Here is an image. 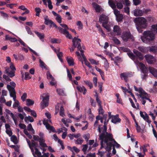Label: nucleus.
Masks as SVG:
<instances>
[{
	"mask_svg": "<svg viewBox=\"0 0 157 157\" xmlns=\"http://www.w3.org/2000/svg\"><path fill=\"white\" fill-rule=\"evenodd\" d=\"M121 38L125 42L127 41L129 39L133 40V37L129 31L123 32L121 35Z\"/></svg>",
	"mask_w": 157,
	"mask_h": 157,
	"instance_id": "9",
	"label": "nucleus"
},
{
	"mask_svg": "<svg viewBox=\"0 0 157 157\" xmlns=\"http://www.w3.org/2000/svg\"><path fill=\"white\" fill-rule=\"evenodd\" d=\"M39 62L40 63V66L41 67H44L45 68V64L41 60V59H40L39 60Z\"/></svg>",
	"mask_w": 157,
	"mask_h": 157,
	"instance_id": "51",
	"label": "nucleus"
},
{
	"mask_svg": "<svg viewBox=\"0 0 157 157\" xmlns=\"http://www.w3.org/2000/svg\"><path fill=\"white\" fill-rule=\"evenodd\" d=\"M112 40L116 44L118 45L120 44L121 43L120 41L117 39L115 37H113L112 38Z\"/></svg>",
	"mask_w": 157,
	"mask_h": 157,
	"instance_id": "38",
	"label": "nucleus"
},
{
	"mask_svg": "<svg viewBox=\"0 0 157 157\" xmlns=\"http://www.w3.org/2000/svg\"><path fill=\"white\" fill-rule=\"evenodd\" d=\"M42 98L43 100L41 103V105L42 109L48 106L49 99V95L48 93H44L42 94L40 97Z\"/></svg>",
	"mask_w": 157,
	"mask_h": 157,
	"instance_id": "7",
	"label": "nucleus"
},
{
	"mask_svg": "<svg viewBox=\"0 0 157 157\" xmlns=\"http://www.w3.org/2000/svg\"><path fill=\"white\" fill-rule=\"evenodd\" d=\"M35 11L36 13V15L39 16L40 13L41 12V9L39 7H36L35 8Z\"/></svg>",
	"mask_w": 157,
	"mask_h": 157,
	"instance_id": "39",
	"label": "nucleus"
},
{
	"mask_svg": "<svg viewBox=\"0 0 157 157\" xmlns=\"http://www.w3.org/2000/svg\"><path fill=\"white\" fill-rule=\"evenodd\" d=\"M82 151L84 152V153L85 154L86 151L87 149L88 148V146L87 144H83L82 145Z\"/></svg>",
	"mask_w": 157,
	"mask_h": 157,
	"instance_id": "47",
	"label": "nucleus"
},
{
	"mask_svg": "<svg viewBox=\"0 0 157 157\" xmlns=\"http://www.w3.org/2000/svg\"><path fill=\"white\" fill-rule=\"evenodd\" d=\"M26 105L28 106H29L33 105L34 104V101L30 99H28L26 100Z\"/></svg>",
	"mask_w": 157,
	"mask_h": 157,
	"instance_id": "34",
	"label": "nucleus"
},
{
	"mask_svg": "<svg viewBox=\"0 0 157 157\" xmlns=\"http://www.w3.org/2000/svg\"><path fill=\"white\" fill-rule=\"evenodd\" d=\"M109 17L106 15L102 14L101 15L99 18V21L102 23V25L105 24H108L109 23Z\"/></svg>",
	"mask_w": 157,
	"mask_h": 157,
	"instance_id": "12",
	"label": "nucleus"
},
{
	"mask_svg": "<svg viewBox=\"0 0 157 157\" xmlns=\"http://www.w3.org/2000/svg\"><path fill=\"white\" fill-rule=\"evenodd\" d=\"M78 36L77 37H74L72 39L73 46L74 47V48H77L78 50L80 51L81 53H83L84 51L82 49V48L81 45V40L78 38Z\"/></svg>",
	"mask_w": 157,
	"mask_h": 157,
	"instance_id": "6",
	"label": "nucleus"
},
{
	"mask_svg": "<svg viewBox=\"0 0 157 157\" xmlns=\"http://www.w3.org/2000/svg\"><path fill=\"white\" fill-rule=\"evenodd\" d=\"M81 55L82 56L85 65L87 66L89 68H92V66L90 63L87 60L85 56L83 53H81Z\"/></svg>",
	"mask_w": 157,
	"mask_h": 157,
	"instance_id": "22",
	"label": "nucleus"
},
{
	"mask_svg": "<svg viewBox=\"0 0 157 157\" xmlns=\"http://www.w3.org/2000/svg\"><path fill=\"white\" fill-rule=\"evenodd\" d=\"M116 6L119 9H121L123 7V6L121 2H118L116 4Z\"/></svg>",
	"mask_w": 157,
	"mask_h": 157,
	"instance_id": "40",
	"label": "nucleus"
},
{
	"mask_svg": "<svg viewBox=\"0 0 157 157\" xmlns=\"http://www.w3.org/2000/svg\"><path fill=\"white\" fill-rule=\"evenodd\" d=\"M154 34L155 33H157V25H153L151 26V30Z\"/></svg>",
	"mask_w": 157,
	"mask_h": 157,
	"instance_id": "33",
	"label": "nucleus"
},
{
	"mask_svg": "<svg viewBox=\"0 0 157 157\" xmlns=\"http://www.w3.org/2000/svg\"><path fill=\"white\" fill-rule=\"evenodd\" d=\"M106 139L105 142L107 143V147L109 149V150L110 151L112 149V147L116 146L117 147H118L120 146V145L118 144L113 139V136L112 134L107 133L106 135Z\"/></svg>",
	"mask_w": 157,
	"mask_h": 157,
	"instance_id": "2",
	"label": "nucleus"
},
{
	"mask_svg": "<svg viewBox=\"0 0 157 157\" xmlns=\"http://www.w3.org/2000/svg\"><path fill=\"white\" fill-rule=\"evenodd\" d=\"M5 37L6 40H10L11 42H14L17 41V40L15 38H12L9 36L8 35H6Z\"/></svg>",
	"mask_w": 157,
	"mask_h": 157,
	"instance_id": "27",
	"label": "nucleus"
},
{
	"mask_svg": "<svg viewBox=\"0 0 157 157\" xmlns=\"http://www.w3.org/2000/svg\"><path fill=\"white\" fill-rule=\"evenodd\" d=\"M134 4L137 6L140 4L141 2L140 0H133Z\"/></svg>",
	"mask_w": 157,
	"mask_h": 157,
	"instance_id": "53",
	"label": "nucleus"
},
{
	"mask_svg": "<svg viewBox=\"0 0 157 157\" xmlns=\"http://www.w3.org/2000/svg\"><path fill=\"white\" fill-rule=\"evenodd\" d=\"M52 25L54 27L57 28L59 31L60 33H63V34L69 38L71 39L72 38V36L69 33V32L65 29H63L60 27H58L53 22Z\"/></svg>",
	"mask_w": 157,
	"mask_h": 157,
	"instance_id": "8",
	"label": "nucleus"
},
{
	"mask_svg": "<svg viewBox=\"0 0 157 157\" xmlns=\"http://www.w3.org/2000/svg\"><path fill=\"white\" fill-rule=\"evenodd\" d=\"M7 87L8 90L10 93V96L13 97V100L15 102L17 100L16 99V92L14 89V88L12 87L11 85L8 84L7 86Z\"/></svg>",
	"mask_w": 157,
	"mask_h": 157,
	"instance_id": "10",
	"label": "nucleus"
},
{
	"mask_svg": "<svg viewBox=\"0 0 157 157\" xmlns=\"http://www.w3.org/2000/svg\"><path fill=\"white\" fill-rule=\"evenodd\" d=\"M57 92L60 95H63L64 94V91L62 89H58L57 90Z\"/></svg>",
	"mask_w": 157,
	"mask_h": 157,
	"instance_id": "48",
	"label": "nucleus"
},
{
	"mask_svg": "<svg viewBox=\"0 0 157 157\" xmlns=\"http://www.w3.org/2000/svg\"><path fill=\"white\" fill-rule=\"evenodd\" d=\"M27 96V94L26 93H24L21 97V99L23 101L25 100V98Z\"/></svg>",
	"mask_w": 157,
	"mask_h": 157,
	"instance_id": "55",
	"label": "nucleus"
},
{
	"mask_svg": "<svg viewBox=\"0 0 157 157\" xmlns=\"http://www.w3.org/2000/svg\"><path fill=\"white\" fill-rule=\"evenodd\" d=\"M29 73L28 72L25 73V80H27V79H29L31 78V77H30L29 76Z\"/></svg>",
	"mask_w": 157,
	"mask_h": 157,
	"instance_id": "62",
	"label": "nucleus"
},
{
	"mask_svg": "<svg viewBox=\"0 0 157 157\" xmlns=\"http://www.w3.org/2000/svg\"><path fill=\"white\" fill-rule=\"evenodd\" d=\"M111 121L112 123L116 124L117 123L120 122L121 119L118 117V115H117L115 116H113L111 117Z\"/></svg>",
	"mask_w": 157,
	"mask_h": 157,
	"instance_id": "21",
	"label": "nucleus"
},
{
	"mask_svg": "<svg viewBox=\"0 0 157 157\" xmlns=\"http://www.w3.org/2000/svg\"><path fill=\"white\" fill-rule=\"evenodd\" d=\"M108 3L110 7L113 10V11L114 10L116 9V5L113 1L109 0L108 2Z\"/></svg>",
	"mask_w": 157,
	"mask_h": 157,
	"instance_id": "28",
	"label": "nucleus"
},
{
	"mask_svg": "<svg viewBox=\"0 0 157 157\" xmlns=\"http://www.w3.org/2000/svg\"><path fill=\"white\" fill-rule=\"evenodd\" d=\"M145 115L143 114V112L142 111H140V116L143 118L144 120H146V118H149V116L148 114L146 113L145 112Z\"/></svg>",
	"mask_w": 157,
	"mask_h": 157,
	"instance_id": "29",
	"label": "nucleus"
},
{
	"mask_svg": "<svg viewBox=\"0 0 157 157\" xmlns=\"http://www.w3.org/2000/svg\"><path fill=\"white\" fill-rule=\"evenodd\" d=\"M106 136H103V134H101L99 136V139L101 140V147H100V149H101L103 147V142L105 143L107 145V143L105 142V140L106 139H107H107L106 138Z\"/></svg>",
	"mask_w": 157,
	"mask_h": 157,
	"instance_id": "16",
	"label": "nucleus"
},
{
	"mask_svg": "<svg viewBox=\"0 0 157 157\" xmlns=\"http://www.w3.org/2000/svg\"><path fill=\"white\" fill-rule=\"evenodd\" d=\"M90 102L92 106L94 107L96 106V103L94 99H91L90 100Z\"/></svg>",
	"mask_w": 157,
	"mask_h": 157,
	"instance_id": "60",
	"label": "nucleus"
},
{
	"mask_svg": "<svg viewBox=\"0 0 157 157\" xmlns=\"http://www.w3.org/2000/svg\"><path fill=\"white\" fill-rule=\"evenodd\" d=\"M67 73L68 77L69 78L70 80L72 81V75L68 70H67Z\"/></svg>",
	"mask_w": 157,
	"mask_h": 157,
	"instance_id": "63",
	"label": "nucleus"
},
{
	"mask_svg": "<svg viewBox=\"0 0 157 157\" xmlns=\"http://www.w3.org/2000/svg\"><path fill=\"white\" fill-rule=\"evenodd\" d=\"M6 71L7 74L11 78H12L15 76V71H9V69H6Z\"/></svg>",
	"mask_w": 157,
	"mask_h": 157,
	"instance_id": "25",
	"label": "nucleus"
},
{
	"mask_svg": "<svg viewBox=\"0 0 157 157\" xmlns=\"http://www.w3.org/2000/svg\"><path fill=\"white\" fill-rule=\"evenodd\" d=\"M108 123L105 120L104 123V125L103 126V130L101 134H103V136H106L107 135V133H109L107 132V125Z\"/></svg>",
	"mask_w": 157,
	"mask_h": 157,
	"instance_id": "23",
	"label": "nucleus"
},
{
	"mask_svg": "<svg viewBox=\"0 0 157 157\" xmlns=\"http://www.w3.org/2000/svg\"><path fill=\"white\" fill-rule=\"evenodd\" d=\"M132 76L131 73L129 72L123 73L120 74L121 79H122L123 78L126 82H127L128 80V78L131 77Z\"/></svg>",
	"mask_w": 157,
	"mask_h": 157,
	"instance_id": "15",
	"label": "nucleus"
},
{
	"mask_svg": "<svg viewBox=\"0 0 157 157\" xmlns=\"http://www.w3.org/2000/svg\"><path fill=\"white\" fill-rule=\"evenodd\" d=\"M124 11L128 14H129V8L128 6H126V7H124Z\"/></svg>",
	"mask_w": 157,
	"mask_h": 157,
	"instance_id": "56",
	"label": "nucleus"
},
{
	"mask_svg": "<svg viewBox=\"0 0 157 157\" xmlns=\"http://www.w3.org/2000/svg\"><path fill=\"white\" fill-rule=\"evenodd\" d=\"M75 141L76 144H81L83 143L84 140L82 139H78Z\"/></svg>",
	"mask_w": 157,
	"mask_h": 157,
	"instance_id": "45",
	"label": "nucleus"
},
{
	"mask_svg": "<svg viewBox=\"0 0 157 157\" xmlns=\"http://www.w3.org/2000/svg\"><path fill=\"white\" fill-rule=\"evenodd\" d=\"M134 22L138 31L139 29H145L147 26V21L143 17H137L134 19Z\"/></svg>",
	"mask_w": 157,
	"mask_h": 157,
	"instance_id": "3",
	"label": "nucleus"
},
{
	"mask_svg": "<svg viewBox=\"0 0 157 157\" xmlns=\"http://www.w3.org/2000/svg\"><path fill=\"white\" fill-rule=\"evenodd\" d=\"M113 33L115 35L118 36L121 35V30L117 25H115L113 27Z\"/></svg>",
	"mask_w": 157,
	"mask_h": 157,
	"instance_id": "19",
	"label": "nucleus"
},
{
	"mask_svg": "<svg viewBox=\"0 0 157 157\" xmlns=\"http://www.w3.org/2000/svg\"><path fill=\"white\" fill-rule=\"evenodd\" d=\"M19 103L18 101H17L15 102L14 103L13 105V108H15L16 107H17L18 108V107L19 106Z\"/></svg>",
	"mask_w": 157,
	"mask_h": 157,
	"instance_id": "61",
	"label": "nucleus"
},
{
	"mask_svg": "<svg viewBox=\"0 0 157 157\" xmlns=\"http://www.w3.org/2000/svg\"><path fill=\"white\" fill-rule=\"evenodd\" d=\"M141 39L143 42L147 43L155 38L154 33L151 31H145L143 33V36L141 37Z\"/></svg>",
	"mask_w": 157,
	"mask_h": 157,
	"instance_id": "4",
	"label": "nucleus"
},
{
	"mask_svg": "<svg viewBox=\"0 0 157 157\" xmlns=\"http://www.w3.org/2000/svg\"><path fill=\"white\" fill-rule=\"evenodd\" d=\"M3 77L7 81H10L11 80V79L9 78V77L6 75H3Z\"/></svg>",
	"mask_w": 157,
	"mask_h": 157,
	"instance_id": "64",
	"label": "nucleus"
},
{
	"mask_svg": "<svg viewBox=\"0 0 157 157\" xmlns=\"http://www.w3.org/2000/svg\"><path fill=\"white\" fill-rule=\"evenodd\" d=\"M56 20L57 22L59 24L61 23L62 22V18L60 15H59L56 17Z\"/></svg>",
	"mask_w": 157,
	"mask_h": 157,
	"instance_id": "50",
	"label": "nucleus"
},
{
	"mask_svg": "<svg viewBox=\"0 0 157 157\" xmlns=\"http://www.w3.org/2000/svg\"><path fill=\"white\" fill-rule=\"evenodd\" d=\"M96 101L97 103L98 104V105L99 106L101 105V101L100 100V99L98 98V95L97 94V93H96Z\"/></svg>",
	"mask_w": 157,
	"mask_h": 157,
	"instance_id": "46",
	"label": "nucleus"
},
{
	"mask_svg": "<svg viewBox=\"0 0 157 157\" xmlns=\"http://www.w3.org/2000/svg\"><path fill=\"white\" fill-rule=\"evenodd\" d=\"M47 78L48 79H51L52 81H54V78L49 72H48L47 73Z\"/></svg>",
	"mask_w": 157,
	"mask_h": 157,
	"instance_id": "49",
	"label": "nucleus"
},
{
	"mask_svg": "<svg viewBox=\"0 0 157 157\" xmlns=\"http://www.w3.org/2000/svg\"><path fill=\"white\" fill-rule=\"evenodd\" d=\"M89 60L90 62L91 63L98 65V62H96V61L93 59H90Z\"/></svg>",
	"mask_w": 157,
	"mask_h": 157,
	"instance_id": "54",
	"label": "nucleus"
},
{
	"mask_svg": "<svg viewBox=\"0 0 157 157\" xmlns=\"http://www.w3.org/2000/svg\"><path fill=\"white\" fill-rule=\"evenodd\" d=\"M48 3V6L49 8L51 10L53 8V6L52 5V3L51 0H47Z\"/></svg>",
	"mask_w": 157,
	"mask_h": 157,
	"instance_id": "43",
	"label": "nucleus"
},
{
	"mask_svg": "<svg viewBox=\"0 0 157 157\" xmlns=\"http://www.w3.org/2000/svg\"><path fill=\"white\" fill-rule=\"evenodd\" d=\"M6 112L8 114L10 115L12 118L14 117V114L9 109H6Z\"/></svg>",
	"mask_w": 157,
	"mask_h": 157,
	"instance_id": "52",
	"label": "nucleus"
},
{
	"mask_svg": "<svg viewBox=\"0 0 157 157\" xmlns=\"http://www.w3.org/2000/svg\"><path fill=\"white\" fill-rule=\"evenodd\" d=\"M140 66L142 72L144 74H147L148 72V70L147 68L145 66V65L143 63H140Z\"/></svg>",
	"mask_w": 157,
	"mask_h": 157,
	"instance_id": "20",
	"label": "nucleus"
},
{
	"mask_svg": "<svg viewBox=\"0 0 157 157\" xmlns=\"http://www.w3.org/2000/svg\"><path fill=\"white\" fill-rule=\"evenodd\" d=\"M133 53L135 55H134L132 53H128V55L129 57L132 60H135L138 58L140 60H141L144 59L143 55L137 50L134 49L133 51Z\"/></svg>",
	"mask_w": 157,
	"mask_h": 157,
	"instance_id": "5",
	"label": "nucleus"
},
{
	"mask_svg": "<svg viewBox=\"0 0 157 157\" xmlns=\"http://www.w3.org/2000/svg\"><path fill=\"white\" fill-rule=\"evenodd\" d=\"M25 28H26V29L27 31V32L29 34H32V31H31V30H30V28L28 26H25Z\"/></svg>",
	"mask_w": 157,
	"mask_h": 157,
	"instance_id": "59",
	"label": "nucleus"
},
{
	"mask_svg": "<svg viewBox=\"0 0 157 157\" xmlns=\"http://www.w3.org/2000/svg\"><path fill=\"white\" fill-rule=\"evenodd\" d=\"M104 25H102V26L105 28L108 32H110L111 31L110 26L108 23V24H105Z\"/></svg>",
	"mask_w": 157,
	"mask_h": 157,
	"instance_id": "37",
	"label": "nucleus"
},
{
	"mask_svg": "<svg viewBox=\"0 0 157 157\" xmlns=\"http://www.w3.org/2000/svg\"><path fill=\"white\" fill-rule=\"evenodd\" d=\"M144 57L148 64H153L156 62V59L151 55L147 54L145 55Z\"/></svg>",
	"mask_w": 157,
	"mask_h": 157,
	"instance_id": "11",
	"label": "nucleus"
},
{
	"mask_svg": "<svg viewBox=\"0 0 157 157\" xmlns=\"http://www.w3.org/2000/svg\"><path fill=\"white\" fill-rule=\"evenodd\" d=\"M64 108H63V106H61L60 107V110L59 111V114L62 117H63L64 116H65V114H64Z\"/></svg>",
	"mask_w": 157,
	"mask_h": 157,
	"instance_id": "36",
	"label": "nucleus"
},
{
	"mask_svg": "<svg viewBox=\"0 0 157 157\" xmlns=\"http://www.w3.org/2000/svg\"><path fill=\"white\" fill-rule=\"evenodd\" d=\"M85 82L88 86L89 87L90 89H91L93 87V86L92 83L90 81H85Z\"/></svg>",
	"mask_w": 157,
	"mask_h": 157,
	"instance_id": "41",
	"label": "nucleus"
},
{
	"mask_svg": "<svg viewBox=\"0 0 157 157\" xmlns=\"http://www.w3.org/2000/svg\"><path fill=\"white\" fill-rule=\"evenodd\" d=\"M114 13L116 16L117 20L118 22L122 21L123 16L122 14L120 13V11L117 9L114 10Z\"/></svg>",
	"mask_w": 157,
	"mask_h": 157,
	"instance_id": "13",
	"label": "nucleus"
},
{
	"mask_svg": "<svg viewBox=\"0 0 157 157\" xmlns=\"http://www.w3.org/2000/svg\"><path fill=\"white\" fill-rule=\"evenodd\" d=\"M35 33L37 35L40 39L41 40L44 39V34H42L41 33L38 32H35Z\"/></svg>",
	"mask_w": 157,
	"mask_h": 157,
	"instance_id": "35",
	"label": "nucleus"
},
{
	"mask_svg": "<svg viewBox=\"0 0 157 157\" xmlns=\"http://www.w3.org/2000/svg\"><path fill=\"white\" fill-rule=\"evenodd\" d=\"M134 87L135 91L139 93V94L138 95L139 97H140L141 98L140 101L142 102V104L143 105H144L146 103V100H149L150 102H151V101L149 98V95L142 88L140 87L138 88L135 86Z\"/></svg>",
	"mask_w": 157,
	"mask_h": 157,
	"instance_id": "1",
	"label": "nucleus"
},
{
	"mask_svg": "<svg viewBox=\"0 0 157 157\" xmlns=\"http://www.w3.org/2000/svg\"><path fill=\"white\" fill-rule=\"evenodd\" d=\"M143 11L142 10H140L139 8L134 9L132 11V13L136 17L141 16L143 15Z\"/></svg>",
	"mask_w": 157,
	"mask_h": 157,
	"instance_id": "14",
	"label": "nucleus"
},
{
	"mask_svg": "<svg viewBox=\"0 0 157 157\" xmlns=\"http://www.w3.org/2000/svg\"><path fill=\"white\" fill-rule=\"evenodd\" d=\"M44 19L45 20L44 23L45 25H48L50 24V26L51 27L52 26V24L53 23V22L52 20L49 19L48 16H46L44 18Z\"/></svg>",
	"mask_w": 157,
	"mask_h": 157,
	"instance_id": "24",
	"label": "nucleus"
},
{
	"mask_svg": "<svg viewBox=\"0 0 157 157\" xmlns=\"http://www.w3.org/2000/svg\"><path fill=\"white\" fill-rule=\"evenodd\" d=\"M11 140L15 144H16L17 143L18 141L17 137L15 135H12L11 136Z\"/></svg>",
	"mask_w": 157,
	"mask_h": 157,
	"instance_id": "31",
	"label": "nucleus"
},
{
	"mask_svg": "<svg viewBox=\"0 0 157 157\" xmlns=\"http://www.w3.org/2000/svg\"><path fill=\"white\" fill-rule=\"evenodd\" d=\"M45 141V140L44 139V141H41L40 143V145L42 147H47V146L45 143H44V142Z\"/></svg>",
	"mask_w": 157,
	"mask_h": 157,
	"instance_id": "44",
	"label": "nucleus"
},
{
	"mask_svg": "<svg viewBox=\"0 0 157 157\" xmlns=\"http://www.w3.org/2000/svg\"><path fill=\"white\" fill-rule=\"evenodd\" d=\"M149 51L153 53H155L157 52V46H152L150 47Z\"/></svg>",
	"mask_w": 157,
	"mask_h": 157,
	"instance_id": "30",
	"label": "nucleus"
},
{
	"mask_svg": "<svg viewBox=\"0 0 157 157\" xmlns=\"http://www.w3.org/2000/svg\"><path fill=\"white\" fill-rule=\"evenodd\" d=\"M33 138L35 141H38L39 142L41 141H44V139L43 138H40L37 136L33 135Z\"/></svg>",
	"mask_w": 157,
	"mask_h": 157,
	"instance_id": "32",
	"label": "nucleus"
},
{
	"mask_svg": "<svg viewBox=\"0 0 157 157\" xmlns=\"http://www.w3.org/2000/svg\"><path fill=\"white\" fill-rule=\"evenodd\" d=\"M149 72L153 75L154 77H157V69L152 67H148Z\"/></svg>",
	"mask_w": 157,
	"mask_h": 157,
	"instance_id": "17",
	"label": "nucleus"
},
{
	"mask_svg": "<svg viewBox=\"0 0 157 157\" xmlns=\"http://www.w3.org/2000/svg\"><path fill=\"white\" fill-rule=\"evenodd\" d=\"M67 61L69 66H73L74 65V60L72 58H67Z\"/></svg>",
	"mask_w": 157,
	"mask_h": 157,
	"instance_id": "26",
	"label": "nucleus"
},
{
	"mask_svg": "<svg viewBox=\"0 0 157 157\" xmlns=\"http://www.w3.org/2000/svg\"><path fill=\"white\" fill-rule=\"evenodd\" d=\"M19 126L21 129H26V127L25 125L21 123L19 124Z\"/></svg>",
	"mask_w": 157,
	"mask_h": 157,
	"instance_id": "58",
	"label": "nucleus"
},
{
	"mask_svg": "<svg viewBox=\"0 0 157 157\" xmlns=\"http://www.w3.org/2000/svg\"><path fill=\"white\" fill-rule=\"evenodd\" d=\"M83 137L86 140V141H88L90 136L89 134H85L83 136Z\"/></svg>",
	"mask_w": 157,
	"mask_h": 157,
	"instance_id": "57",
	"label": "nucleus"
},
{
	"mask_svg": "<svg viewBox=\"0 0 157 157\" xmlns=\"http://www.w3.org/2000/svg\"><path fill=\"white\" fill-rule=\"evenodd\" d=\"M92 5L95 10L97 12L101 13L103 11V10L101 7L96 3H93Z\"/></svg>",
	"mask_w": 157,
	"mask_h": 157,
	"instance_id": "18",
	"label": "nucleus"
},
{
	"mask_svg": "<svg viewBox=\"0 0 157 157\" xmlns=\"http://www.w3.org/2000/svg\"><path fill=\"white\" fill-rule=\"evenodd\" d=\"M100 108L98 109V113L99 114H103L104 111L102 109V106L101 105L99 106Z\"/></svg>",
	"mask_w": 157,
	"mask_h": 157,
	"instance_id": "42",
	"label": "nucleus"
}]
</instances>
